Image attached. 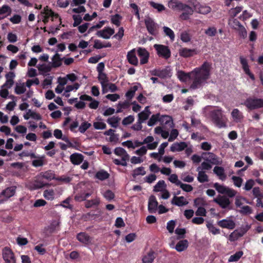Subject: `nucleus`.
I'll return each mask as SVG.
<instances>
[{"mask_svg": "<svg viewBox=\"0 0 263 263\" xmlns=\"http://www.w3.org/2000/svg\"><path fill=\"white\" fill-rule=\"evenodd\" d=\"M211 68L212 64L204 62L200 67L194 68L190 72L178 70L177 76L179 80L182 82L192 80L190 87L193 89H196L202 87L209 79Z\"/></svg>", "mask_w": 263, "mask_h": 263, "instance_id": "1", "label": "nucleus"}, {"mask_svg": "<svg viewBox=\"0 0 263 263\" xmlns=\"http://www.w3.org/2000/svg\"><path fill=\"white\" fill-rule=\"evenodd\" d=\"M211 118L213 122L219 128L227 127L224 117L221 109H215L211 111Z\"/></svg>", "mask_w": 263, "mask_h": 263, "instance_id": "2", "label": "nucleus"}, {"mask_svg": "<svg viewBox=\"0 0 263 263\" xmlns=\"http://www.w3.org/2000/svg\"><path fill=\"white\" fill-rule=\"evenodd\" d=\"M243 104L250 110H253L263 107V100L250 97L246 100Z\"/></svg>", "mask_w": 263, "mask_h": 263, "instance_id": "3", "label": "nucleus"}, {"mask_svg": "<svg viewBox=\"0 0 263 263\" xmlns=\"http://www.w3.org/2000/svg\"><path fill=\"white\" fill-rule=\"evenodd\" d=\"M154 47L160 57H162L165 59H168L171 57V52L168 46L160 44H155Z\"/></svg>", "mask_w": 263, "mask_h": 263, "instance_id": "4", "label": "nucleus"}, {"mask_svg": "<svg viewBox=\"0 0 263 263\" xmlns=\"http://www.w3.org/2000/svg\"><path fill=\"white\" fill-rule=\"evenodd\" d=\"M16 192V186H11L4 190L0 193V204L13 196Z\"/></svg>", "mask_w": 263, "mask_h": 263, "instance_id": "5", "label": "nucleus"}, {"mask_svg": "<svg viewBox=\"0 0 263 263\" xmlns=\"http://www.w3.org/2000/svg\"><path fill=\"white\" fill-rule=\"evenodd\" d=\"M179 11H183L180 15L179 18L183 21H187L190 19L194 13V9L189 5L183 4Z\"/></svg>", "mask_w": 263, "mask_h": 263, "instance_id": "6", "label": "nucleus"}, {"mask_svg": "<svg viewBox=\"0 0 263 263\" xmlns=\"http://www.w3.org/2000/svg\"><path fill=\"white\" fill-rule=\"evenodd\" d=\"M145 25L148 33L152 35L157 34L158 25L150 17L144 20Z\"/></svg>", "mask_w": 263, "mask_h": 263, "instance_id": "7", "label": "nucleus"}, {"mask_svg": "<svg viewBox=\"0 0 263 263\" xmlns=\"http://www.w3.org/2000/svg\"><path fill=\"white\" fill-rule=\"evenodd\" d=\"M202 155L204 156L203 159L205 161L213 164L221 165L222 164V160L213 153H203Z\"/></svg>", "mask_w": 263, "mask_h": 263, "instance_id": "8", "label": "nucleus"}, {"mask_svg": "<svg viewBox=\"0 0 263 263\" xmlns=\"http://www.w3.org/2000/svg\"><path fill=\"white\" fill-rule=\"evenodd\" d=\"M159 122L164 128H171L174 126L172 118L168 115H160Z\"/></svg>", "mask_w": 263, "mask_h": 263, "instance_id": "9", "label": "nucleus"}, {"mask_svg": "<svg viewBox=\"0 0 263 263\" xmlns=\"http://www.w3.org/2000/svg\"><path fill=\"white\" fill-rule=\"evenodd\" d=\"M77 239L84 245L91 243L92 238L86 232H80L77 234Z\"/></svg>", "mask_w": 263, "mask_h": 263, "instance_id": "10", "label": "nucleus"}, {"mask_svg": "<svg viewBox=\"0 0 263 263\" xmlns=\"http://www.w3.org/2000/svg\"><path fill=\"white\" fill-rule=\"evenodd\" d=\"M2 255L5 262L16 259L13 252L8 247H5L3 249Z\"/></svg>", "mask_w": 263, "mask_h": 263, "instance_id": "11", "label": "nucleus"}, {"mask_svg": "<svg viewBox=\"0 0 263 263\" xmlns=\"http://www.w3.org/2000/svg\"><path fill=\"white\" fill-rule=\"evenodd\" d=\"M114 33V29L110 27H104L103 29L98 31L96 34L99 37L108 39Z\"/></svg>", "mask_w": 263, "mask_h": 263, "instance_id": "12", "label": "nucleus"}, {"mask_svg": "<svg viewBox=\"0 0 263 263\" xmlns=\"http://www.w3.org/2000/svg\"><path fill=\"white\" fill-rule=\"evenodd\" d=\"M158 202L154 195H151L148 199V211L150 213H155L158 209Z\"/></svg>", "mask_w": 263, "mask_h": 263, "instance_id": "13", "label": "nucleus"}, {"mask_svg": "<svg viewBox=\"0 0 263 263\" xmlns=\"http://www.w3.org/2000/svg\"><path fill=\"white\" fill-rule=\"evenodd\" d=\"M151 73L152 76L164 79L170 76V70L167 68L163 69H155L151 71Z\"/></svg>", "mask_w": 263, "mask_h": 263, "instance_id": "14", "label": "nucleus"}, {"mask_svg": "<svg viewBox=\"0 0 263 263\" xmlns=\"http://www.w3.org/2000/svg\"><path fill=\"white\" fill-rule=\"evenodd\" d=\"M138 55L140 58V64L141 65L147 63L149 57V52L143 48L139 47L137 50Z\"/></svg>", "mask_w": 263, "mask_h": 263, "instance_id": "15", "label": "nucleus"}, {"mask_svg": "<svg viewBox=\"0 0 263 263\" xmlns=\"http://www.w3.org/2000/svg\"><path fill=\"white\" fill-rule=\"evenodd\" d=\"M218 226L222 228H226L230 230H233L235 227V223L231 219H224L217 222Z\"/></svg>", "mask_w": 263, "mask_h": 263, "instance_id": "16", "label": "nucleus"}, {"mask_svg": "<svg viewBox=\"0 0 263 263\" xmlns=\"http://www.w3.org/2000/svg\"><path fill=\"white\" fill-rule=\"evenodd\" d=\"M240 62L242 65V68L246 74L249 76L250 78L252 80H255V76L251 72L249 69V66L248 65L247 60L243 58L242 57H240Z\"/></svg>", "mask_w": 263, "mask_h": 263, "instance_id": "17", "label": "nucleus"}, {"mask_svg": "<svg viewBox=\"0 0 263 263\" xmlns=\"http://www.w3.org/2000/svg\"><path fill=\"white\" fill-rule=\"evenodd\" d=\"M214 201L222 209H226L230 204L229 199L225 196H219L214 199Z\"/></svg>", "mask_w": 263, "mask_h": 263, "instance_id": "18", "label": "nucleus"}, {"mask_svg": "<svg viewBox=\"0 0 263 263\" xmlns=\"http://www.w3.org/2000/svg\"><path fill=\"white\" fill-rule=\"evenodd\" d=\"M171 203L178 206H182L187 205L189 203V202L183 196L178 197L174 196L171 201Z\"/></svg>", "mask_w": 263, "mask_h": 263, "instance_id": "19", "label": "nucleus"}, {"mask_svg": "<svg viewBox=\"0 0 263 263\" xmlns=\"http://www.w3.org/2000/svg\"><path fill=\"white\" fill-rule=\"evenodd\" d=\"M127 59L130 64L134 66L138 65V60L136 55L135 49H133L127 52Z\"/></svg>", "mask_w": 263, "mask_h": 263, "instance_id": "20", "label": "nucleus"}, {"mask_svg": "<svg viewBox=\"0 0 263 263\" xmlns=\"http://www.w3.org/2000/svg\"><path fill=\"white\" fill-rule=\"evenodd\" d=\"M84 160V156L81 154L73 153L70 156V161L74 165L80 164Z\"/></svg>", "mask_w": 263, "mask_h": 263, "instance_id": "21", "label": "nucleus"}, {"mask_svg": "<svg viewBox=\"0 0 263 263\" xmlns=\"http://www.w3.org/2000/svg\"><path fill=\"white\" fill-rule=\"evenodd\" d=\"M187 146V144L185 142H176L172 145L170 150L173 152H181L185 149Z\"/></svg>", "mask_w": 263, "mask_h": 263, "instance_id": "22", "label": "nucleus"}, {"mask_svg": "<svg viewBox=\"0 0 263 263\" xmlns=\"http://www.w3.org/2000/svg\"><path fill=\"white\" fill-rule=\"evenodd\" d=\"M231 116L233 119L234 121L236 123L240 122L242 120L243 116L242 114L238 109H234L232 112Z\"/></svg>", "mask_w": 263, "mask_h": 263, "instance_id": "23", "label": "nucleus"}, {"mask_svg": "<svg viewBox=\"0 0 263 263\" xmlns=\"http://www.w3.org/2000/svg\"><path fill=\"white\" fill-rule=\"evenodd\" d=\"M189 246V242L186 239H183L182 240H180L176 244L175 247V249L178 252H182L185 250H186Z\"/></svg>", "mask_w": 263, "mask_h": 263, "instance_id": "24", "label": "nucleus"}, {"mask_svg": "<svg viewBox=\"0 0 263 263\" xmlns=\"http://www.w3.org/2000/svg\"><path fill=\"white\" fill-rule=\"evenodd\" d=\"M213 172L221 180L223 181L226 179L227 176L224 174V169L223 167L216 166L214 168Z\"/></svg>", "mask_w": 263, "mask_h": 263, "instance_id": "25", "label": "nucleus"}, {"mask_svg": "<svg viewBox=\"0 0 263 263\" xmlns=\"http://www.w3.org/2000/svg\"><path fill=\"white\" fill-rule=\"evenodd\" d=\"M183 4L177 0H170L168 3V6L173 10L179 11Z\"/></svg>", "mask_w": 263, "mask_h": 263, "instance_id": "26", "label": "nucleus"}, {"mask_svg": "<svg viewBox=\"0 0 263 263\" xmlns=\"http://www.w3.org/2000/svg\"><path fill=\"white\" fill-rule=\"evenodd\" d=\"M63 59H64L60 57V55L59 53H55L52 58V67L57 68L61 66L62 65V61Z\"/></svg>", "mask_w": 263, "mask_h": 263, "instance_id": "27", "label": "nucleus"}, {"mask_svg": "<svg viewBox=\"0 0 263 263\" xmlns=\"http://www.w3.org/2000/svg\"><path fill=\"white\" fill-rule=\"evenodd\" d=\"M59 226V222L56 221H53L52 223L44 229L45 233L47 234H52L54 233L57 229Z\"/></svg>", "mask_w": 263, "mask_h": 263, "instance_id": "28", "label": "nucleus"}, {"mask_svg": "<svg viewBox=\"0 0 263 263\" xmlns=\"http://www.w3.org/2000/svg\"><path fill=\"white\" fill-rule=\"evenodd\" d=\"M100 203V198L96 197L95 199L91 200H87L85 202V206L88 209L93 206H97Z\"/></svg>", "mask_w": 263, "mask_h": 263, "instance_id": "29", "label": "nucleus"}, {"mask_svg": "<svg viewBox=\"0 0 263 263\" xmlns=\"http://www.w3.org/2000/svg\"><path fill=\"white\" fill-rule=\"evenodd\" d=\"M109 177V173L104 170H101L97 172L95 174V178L101 181L106 180Z\"/></svg>", "mask_w": 263, "mask_h": 263, "instance_id": "30", "label": "nucleus"}, {"mask_svg": "<svg viewBox=\"0 0 263 263\" xmlns=\"http://www.w3.org/2000/svg\"><path fill=\"white\" fill-rule=\"evenodd\" d=\"M194 50L188 49L186 48H183L179 50V54L180 56L184 58L192 57L193 55Z\"/></svg>", "mask_w": 263, "mask_h": 263, "instance_id": "31", "label": "nucleus"}, {"mask_svg": "<svg viewBox=\"0 0 263 263\" xmlns=\"http://www.w3.org/2000/svg\"><path fill=\"white\" fill-rule=\"evenodd\" d=\"M200 167L197 168V171H199L197 177L198 181L200 183H204L209 181L208 176L204 172L199 171Z\"/></svg>", "mask_w": 263, "mask_h": 263, "instance_id": "32", "label": "nucleus"}, {"mask_svg": "<svg viewBox=\"0 0 263 263\" xmlns=\"http://www.w3.org/2000/svg\"><path fill=\"white\" fill-rule=\"evenodd\" d=\"M11 8L8 5H4L0 8V20L4 18L5 16H1L2 15L8 13V15L11 13Z\"/></svg>", "mask_w": 263, "mask_h": 263, "instance_id": "33", "label": "nucleus"}, {"mask_svg": "<svg viewBox=\"0 0 263 263\" xmlns=\"http://www.w3.org/2000/svg\"><path fill=\"white\" fill-rule=\"evenodd\" d=\"M120 118L118 117H112L107 120V122L111 125L112 127L117 128L118 126V123Z\"/></svg>", "mask_w": 263, "mask_h": 263, "instance_id": "34", "label": "nucleus"}, {"mask_svg": "<svg viewBox=\"0 0 263 263\" xmlns=\"http://www.w3.org/2000/svg\"><path fill=\"white\" fill-rule=\"evenodd\" d=\"M243 253L241 251L236 252L234 254L230 256L228 259L229 262H236L239 260L243 255Z\"/></svg>", "mask_w": 263, "mask_h": 263, "instance_id": "35", "label": "nucleus"}, {"mask_svg": "<svg viewBox=\"0 0 263 263\" xmlns=\"http://www.w3.org/2000/svg\"><path fill=\"white\" fill-rule=\"evenodd\" d=\"M54 192L52 189L46 190L43 193V196L47 200H53L54 198Z\"/></svg>", "mask_w": 263, "mask_h": 263, "instance_id": "36", "label": "nucleus"}, {"mask_svg": "<svg viewBox=\"0 0 263 263\" xmlns=\"http://www.w3.org/2000/svg\"><path fill=\"white\" fill-rule=\"evenodd\" d=\"M138 90L137 86H134L126 92L125 97L128 100H131L135 96L136 91Z\"/></svg>", "mask_w": 263, "mask_h": 263, "instance_id": "37", "label": "nucleus"}, {"mask_svg": "<svg viewBox=\"0 0 263 263\" xmlns=\"http://www.w3.org/2000/svg\"><path fill=\"white\" fill-rule=\"evenodd\" d=\"M155 257L154 252L151 251L143 258L142 260L144 263H152L154 261Z\"/></svg>", "mask_w": 263, "mask_h": 263, "instance_id": "38", "label": "nucleus"}, {"mask_svg": "<svg viewBox=\"0 0 263 263\" xmlns=\"http://www.w3.org/2000/svg\"><path fill=\"white\" fill-rule=\"evenodd\" d=\"M146 172L144 171V168L143 166L139 167L134 170L132 173V176L134 178H136L139 175H144Z\"/></svg>", "mask_w": 263, "mask_h": 263, "instance_id": "39", "label": "nucleus"}, {"mask_svg": "<svg viewBox=\"0 0 263 263\" xmlns=\"http://www.w3.org/2000/svg\"><path fill=\"white\" fill-rule=\"evenodd\" d=\"M44 164V157H38L37 159L33 160L32 161V165L34 167H37L42 166Z\"/></svg>", "mask_w": 263, "mask_h": 263, "instance_id": "40", "label": "nucleus"}, {"mask_svg": "<svg viewBox=\"0 0 263 263\" xmlns=\"http://www.w3.org/2000/svg\"><path fill=\"white\" fill-rule=\"evenodd\" d=\"M151 114L149 110H148V112L146 111H142L138 114V121L142 123L144 121L146 120L150 114Z\"/></svg>", "mask_w": 263, "mask_h": 263, "instance_id": "41", "label": "nucleus"}, {"mask_svg": "<svg viewBox=\"0 0 263 263\" xmlns=\"http://www.w3.org/2000/svg\"><path fill=\"white\" fill-rule=\"evenodd\" d=\"M166 187V184L164 180H159L155 185L154 191L158 192L162 191Z\"/></svg>", "mask_w": 263, "mask_h": 263, "instance_id": "42", "label": "nucleus"}, {"mask_svg": "<svg viewBox=\"0 0 263 263\" xmlns=\"http://www.w3.org/2000/svg\"><path fill=\"white\" fill-rule=\"evenodd\" d=\"M98 78L101 85H102V84L103 85H106L107 83H108V78L107 77V74L104 72L99 73Z\"/></svg>", "mask_w": 263, "mask_h": 263, "instance_id": "43", "label": "nucleus"}, {"mask_svg": "<svg viewBox=\"0 0 263 263\" xmlns=\"http://www.w3.org/2000/svg\"><path fill=\"white\" fill-rule=\"evenodd\" d=\"M160 114L158 113L155 115H153L150 118L149 120L147 122V125L149 126H152L156 124V123L159 121Z\"/></svg>", "mask_w": 263, "mask_h": 263, "instance_id": "44", "label": "nucleus"}, {"mask_svg": "<svg viewBox=\"0 0 263 263\" xmlns=\"http://www.w3.org/2000/svg\"><path fill=\"white\" fill-rule=\"evenodd\" d=\"M177 186H179L184 191L190 192L193 191V188L192 185L188 184L182 183L181 181H178L177 183Z\"/></svg>", "mask_w": 263, "mask_h": 263, "instance_id": "45", "label": "nucleus"}, {"mask_svg": "<svg viewBox=\"0 0 263 263\" xmlns=\"http://www.w3.org/2000/svg\"><path fill=\"white\" fill-rule=\"evenodd\" d=\"M26 90V87L24 83L20 85H16L15 87V93L17 95H21L24 93Z\"/></svg>", "mask_w": 263, "mask_h": 263, "instance_id": "46", "label": "nucleus"}, {"mask_svg": "<svg viewBox=\"0 0 263 263\" xmlns=\"http://www.w3.org/2000/svg\"><path fill=\"white\" fill-rule=\"evenodd\" d=\"M163 31L166 36H168L171 40H174L175 39V34L174 31L169 27L164 26L163 27Z\"/></svg>", "mask_w": 263, "mask_h": 263, "instance_id": "47", "label": "nucleus"}, {"mask_svg": "<svg viewBox=\"0 0 263 263\" xmlns=\"http://www.w3.org/2000/svg\"><path fill=\"white\" fill-rule=\"evenodd\" d=\"M241 7L237 6L235 8L231 9L230 11V15L232 18H234L237 15L242 11Z\"/></svg>", "mask_w": 263, "mask_h": 263, "instance_id": "48", "label": "nucleus"}, {"mask_svg": "<svg viewBox=\"0 0 263 263\" xmlns=\"http://www.w3.org/2000/svg\"><path fill=\"white\" fill-rule=\"evenodd\" d=\"M54 173L51 170H48L44 173H43L42 177L43 178L48 180H51L54 179Z\"/></svg>", "mask_w": 263, "mask_h": 263, "instance_id": "49", "label": "nucleus"}, {"mask_svg": "<svg viewBox=\"0 0 263 263\" xmlns=\"http://www.w3.org/2000/svg\"><path fill=\"white\" fill-rule=\"evenodd\" d=\"M121 20L122 16L118 14H116L115 15L112 16L111 22L112 24L117 27H119L120 25V21Z\"/></svg>", "mask_w": 263, "mask_h": 263, "instance_id": "50", "label": "nucleus"}, {"mask_svg": "<svg viewBox=\"0 0 263 263\" xmlns=\"http://www.w3.org/2000/svg\"><path fill=\"white\" fill-rule=\"evenodd\" d=\"M229 24L231 26V27L235 30L237 29L242 26L241 23L237 20V19L234 18L232 20H231L230 19L229 20Z\"/></svg>", "mask_w": 263, "mask_h": 263, "instance_id": "51", "label": "nucleus"}, {"mask_svg": "<svg viewBox=\"0 0 263 263\" xmlns=\"http://www.w3.org/2000/svg\"><path fill=\"white\" fill-rule=\"evenodd\" d=\"M51 67H52L51 66H50L48 65H47L45 64H43L39 65L37 67V68L40 71L44 72V73H46V72H50L51 71Z\"/></svg>", "mask_w": 263, "mask_h": 263, "instance_id": "52", "label": "nucleus"}, {"mask_svg": "<svg viewBox=\"0 0 263 263\" xmlns=\"http://www.w3.org/2000/svg\"><path fill=\"white\" fill-rule=\"evenodd\" d=\"M149 4L152 7L157 9L158 12H161L165 9L164 5L161 4L156 3L154 2H150Z\"/></svg>", "mask_w": 263, "mask_h": 263, "instance_id": "53", "label": "nucleus"}, {"mask_svg": "<svg viewBox=\"0 0 263 263\" xmlns=\"http://www.w3.org/2000/svg\"><path fill=\"white\" fill-rule=\"evenodd\" d=\"M215 189L220 194H224L227 188V186H223L216 182L214 184Z\"/></svg>", "mask_w": 263, "mask_h": 263, "instance_id": "54", "label": "nucleus"}, {"mask_svg": "<svg viewBox=\"0 0 263 263\" xmlns=\"http://www.w3.org/2000/svg\"><path fill=\"white\" fill-rule=\"evenodd\" d=\"M91 124L87 122H83L79 126V130L81 133H84L90 126Z\"/></svg>", "mask_w": 263, "mask_h": 263, "instance_id": "55", "label": "nucleus"}, {"mask_svg": "<svg viewBox=\"0 0 263 263\" xmlns=\"http://www.w3.org/2000/svg\"><path fill=\"white\" fill-rule=\"evenodd\" d=\"M103 196L104 198L109 201L114 199L115 197V194L110 190L106 191Z\"/></svg>", "mask_w": 263, "mask_h": 263, "instance_id": "56", "label": "nucleus"}, {"mask_svg": "<svg viewBox=\"0 0 263 263\" xmlns=\"http://www.w3.org/2000/svg\"><path fill=\"white\" fill-rule=\"evenodd\" d=\"M232 179L233 181L234 184L238 187L241 186L243 182V179L240 177L233 176L232 177Z\"/></svg>", "mask_w": 263, "mask_h": 263, "instance_id": "57", "label": "nucleus"}, {"mask_svg": "<svg viewBox=\"0 0 263 263\" xmlns=\"http://www.w3.org/2000/svg\"><path fill=\"white\" fill-rule=\"evenodd\" d=\"M239 212L242 215H248L252 213V210L249 205H245L241 207Z\"/></svg>", "mask_w": 263, "mask_h": 263, "instance_id": "58", "label": "nucleus"}, {"mask_svg": "<svg viewBox=\"0 0 263 263\" xmlns=\"http://www.w3.org/2000/svg\"><path fill=\"white\" fill-rule=\"evenodd\" d=\"M93 126L96 129H104L106 128V124L102 122H95Z\"/></svg>", "mask_w": 263, "mask_h": 263, "instance_id": "59", "label": "nucleus"}, {"mask_svg": "<svg viewBox=\"0 0 263 263\" xmlns=\"http://www.w3.org/2000/svg\"><path fill=\"white\" fill-rule=\"evenodd\" d=\"M180 39L183 42H189L191 40V36L187 32L184 31L181 33Z\"/></svg>", "mask_w": 263, "mask_h": 263, "instance_id": "60", "label": "nucleus"}, {"mask_svg": "<svg viewBox=\"0 0 263 263\" xmlns=\"http://www.w3.org/2000/svg\"><path fill=\"white\" fill-rule=\"evenodd\" d=\"M236 30L238 31L239 35L241 37H242L243 39H245L247 37V30L245 29V28L244 27V26H243L242 25L241 26H240L239 28L236 29Z\"/></svg>", "mask_w": 263, "mask_h": 263, "instance_id": "61", "label": "nucleus"}, {"mask_svg": "<svg viewBox=\"0 0 263 263\" xmlns=\"http://www.w3.org/2000/svg\"><path fill=\"white\" fill-rule=\"evenodd\" d=\"M72 17L74 20L73 27L78 26L82 22V17L79 15H73Z\"/></svg>", "mask_w": 263, "mask_h": 263, "instance_id": "62", "label": "nucleus"}, {"mask_svg": "<svg viewBox=\"0 0 263 263\" xmlns=\"http://www.w3.org/2000/svg\"><path fill=\"white\" fill-rule=\"evenodd\" d=\"M134 121V117L132 115H129L123 119L122 120V124L124 125H127L133 123Z\"/></svg>", "mask_w": 263, "mask_h": 263, "instance_id": "63", "label": "nucleus"}, {"mask_svg": "<svg viewBox=\"0 0 263 263\" xmlns=\"http://www.w3.org/2000/svg\"><path fill=\"white\" fill-rule=\"evenodd\" d=\"M253 195L256 198L263 197V194L260 192L259 187H255L252 190Z\"/></svg>", "mask_w": 263, "mask_h": 263, "instance_id": "64", "label": "nucleus"}]
</instances>
